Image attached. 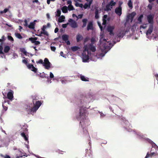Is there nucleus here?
I'll return each instance as SVG.
<instances>
[{
	"label": "nucleus",
	"mask_w": 158,
	"mask_h": 158,
	"mask_svg": "<svg viewBox=\"0 0 158 158\" xmlns=\"http://www.w3.org/2000/svg\"><path fill=\"white\" fill-rule=\"evenodd\" d=\"M95 99L94 95L88 93L87 95L79 94L75 96L73 102L74 106L77 107L75 110L77 119L80 121L79 125L82 128L84 133L87 136H89V133L85 128L89 125L90 122L88 118L86 116L87 113V104L90 102H93Z\"/></svg>",
	"instance_id": "1"
},
{
	"label": "nucleus",
	"mask_w": 158,
	"mask_h": 158,
	"mask_svg": "<svg viewBox=\"0 0 158 158\" xmlns=\"http://www.w3.org/2000/svg\"><path fill=\"white\" fill-rule=\"evenodd\" d=\"M119 118H121L122 125L127 131L130 132L133 131L135 135L136 138L141 141H144L146 143H147L148 140L147 139H149V138L146 137L145 136H147L146 135L144 134L139 131H136L135 130H132L129 128H128V127L130 123L128 120H127L125 117L123 116L122 115L121 117H119Z\"/></svg>",
	"instance_id": "2"
},
{
	"label": "nucleus",
	"mask_w": 158,
	"mask_h": 158,
	"mask_svg": "<svg viewBox=\"0 0 158 158\" xmlns=\"http://www.w3.org/2000/svg\"><path fill=\"white\" fill-rule=\"evenodd\" d=\"M37 96H31V98L32 99V102L33 104L34 107L33 110L35 113L40 106L42 105L43 102V101L37 100Z\"/></svg>",
	"instance_id": "3"
},
{
	"label": "nucleus",
	"mask_w": 158,
	"mask_h": 158,
	"mask_svg": "<svg viewBox=\"0 0 158 158\" xmlns=\"http://www.w3.org/2000/svg\"><path fill=\"white\" fill-rule=\"evenodd\" d=\"M32 105V103H29L26 104L24 105L23 106V109L28 114H31L33 115L35 113L34 111L33 110V108L31 107Z\"/></svg>",
	"instance_id": "4"
},
{
	"label": "nucleus",
	"mask_w": 158,
	"mask_h": 158,
	"mask_svg": "<svg viewBox=\"0 0 158 158\" xmlns=\"http://www.w3.org/2000/svg\"><path fill=\"white\" fill-rule=\"evenodd\" d=\"M22 62L25 64L29 69L32 72H35V73L36 72L37 68L34 66L33 64H32L28 63V61L26 59H23L22 60Z\"/></svg>",
	"instance_id": "5"
},
{
	"label": "nucleus",
	"mask_w": 158,
	"mask_h": 158,
	"mask_svg": "<svg viewBox=\"0 0 158 158\" xmlns=\"http://www.w3.org/2000/svg\"><path fill=\"white\" fill-rule=\"evenodd\" d=\"M61 40H59V42L62 43H66L67 44L69 45L70 44V42L69 40V36L66 34H64L60 36Z\"/></svg>",
	"instance_id": "6"
},
{
	"label": "nucleus",
	"mask_w": 158,
	"mask_h": 158,
	"mask_svg": "<svg viewBox=\"0 0 158 158\" xmlns=\"http://www.w3.org/2000/svg\"><path fill=\"white\" fill-rule=\"evenodd\" d=\"M155 15V13H152L150 12L148 14L146 15V18L148 23L150 24L149 25H154V18Z\"/></svg>",
	"instance_id": "7"
},
{
	"label": "nucleus",
	"mask_w": 158,
	"mask_h": 158,
	"mask_svg": "<svg viewBox=\"0 0 158 158\" xmlns=\"http://www.w3.org/2000/svg\"><path fill=\"white\" fill-rule=\"evenodd\" d=\"M115 4V2H114V0H111L102 9L104 10L107 12L110 11L112 8V6H114Z\"/></svg>",
	"instance_id": "8"
},
{
	"label": "nucleus",
	"mask_w": 158,
	"mask_h": 158,
	"mask_svg": "<svg viewBox=\"0 0 158 158\" xmlns=\"http://www.w3.org/2000/svg\"><path fill=\"white\" fill-rule=\"evenodd\" d=\"M68 22L69 23V25L72 28H76L78 27V26L77 22L73 19L69 18L68 20Z\"/></svg>",
	"instance_id": "9"
},
{
	"label": "nucleus",
	"mask_w": 158,
	"mask_h": 158,
	"mask_svg": "<svg viewBox=\"0 0 158 158\" xmlns=\"http://www.w3.org/2000/svg\"><path fill=\"white\" fill-rule=\"evenodd\" d=\"M82 61L84 63L89 62V60L92 61H96V60H93L92 58H89L88 55H87L86 53H82Z\"/></svg>",
	"instance_id": "10"
},
{
	"label": "nucleus",
	"mask_w": 158,
	"mask_h": 158,
	"mask_svg": "<svg viewBox=\"0 0 158 158\" xmlns=\"http://www.w3.org/2000/svg\"><path fill=\"white\" fill-rule=\"evenodd\" d=\"M114 27L113 26H109L107 27L106 28V31L109 32V35L111 36H114Z\"/></svg>",
	"instance_id": "11"
},
{
	"label": "nucleus",
	"mask_w": 158,
	"mask_h": 158,
	"mask_svg": "<svg viewBox=\"0 0 158 158\" xmlns=\"http://www.w3.org/2000/svg\"><path fill=\"white\" fill-rule=\"evenodd\" d=\"M123 3L122 2H121V4L116 7L114 10V12L115 14L119 16H120L122 14V7L121 6V4H122Z\"/></svg>",
	"instance_id": "12"
},
{
	"label": "nucleus",
	"mask_w": 158,
	"mask_h": 158,
	"mask_svg": "<svg viewBox=\"0 0 158 158\" xmlns=\"http://www.w3.org/2000/svg\"><path fill=\"white\" fill-rule=\"evenodd\" d=\"M111 100L110 101L109 100L108 98H106V99L110 103L111 102L115 103L120 100V99L119 98L114 96V95L113 94L111 95Z\"/></svg>",
	"instance_id": "13"
},
{
	"label": "nucleus",
	"mask_w": 158,
	"mask_h": 158,
	"mask_svg": "<svg viewBox=\"0 0 158 158\" xmlns=\"http://www.w3.org/2000/svg\"><path fill=\"white\" fill-rule=\"evenodd\" d=\"M103 44V46L104 48H100V50H101V52H103V51H109L110 49H111V48L113 47H112V45L110 44V45H109L108 46V45H106V43H102Z\"/></svg>",
	"instance_id": "14"
},
{
	"label": "nucleus",
	"mask_w": 158,
	"mask_h": 158,
	"mask_svg": "<svg viewBox=\"0 0 158 158\" xmlns=\"http://www.w3.org/2000/svg\"><path fill=\"white\" fill-rule=\"evenodd\" d=\"M44 62L45 63H46V65L45 66V69H49L50 68L52 67V64L49 61L48 58H45L44 59Z\"/></svg>",
	"instance_id": "15"
},
{
	"label": "nucleus",
	"mask_w": 158,
	"mask_h": 158,
	"mask_svg": "<svg viewBox=\"0 0 158 158\" xmlns=\"http://www.w3.org/2000/svg\"><path fill=\"white\" fill-rule=\"evenodd\" d=\"M14 91L10 89L9 91L7 94V98L9 99L10 101H12L14 99Z\"/></svg>",
	"instance_id": "16"
},
{
	"label": "nucleus",
	"mask_w": 158,
	"mask_h": 158,
	"mask_svg": "<svg viewBox=\"0 0 158 158\" xmlns=\"http://www.w3.org/2000/svg\"><path fill=\"white\" fill-rule=\"evenodd\" d=\"M87 2L84 4L83 8L84 9H89L90 8V6L93 2V0H85Z\"/></svg>",
	"instance_id": "17"
},
{
	"label": "nucleus",
	"mask_w": 158,
	"mask_h": 158,
	"mask_svg": "<svg viewBox=\"0 0 158 158\" xmlns=\"http://www.w3.org/2000/svg\"><path fill=\"white\" fill-rule=\"evenodd\" d=\"M34 72L36 74V76H38L41 78H46L47 75H48L47 74L45 73L44 72H43L42 73L38 72V71L37 68L36 72L35 73V72Z\"/></svg>",
	"instance_id": "18"
},
{
	"label": "nucleus",
	"mask_w": 158,
	"mask_h": 158,
	"mask_svg": "<svg viewBox=\"0 0 158 158\" xmlns=\"http://www.w3.org/2000/svg\"><path fill=\"white\" fill-rule=\"evenodd\" d=\"M20 135L23 138L24 140L27 142V143L29 144V141L28 139V135H26L24 132H20Z\"/></svg>",
	"instance_id": "19"
},
{
	"label": "nucleus",
	"mask_w": 158,
	"mask_h": 158,
	"mask_svg": "<svg viewBox=\"0 0 158 158\" xmlns=\"http://www.w3.org/2000/svg\"><path fill=\"white\" fill-rule=\"evenodd\" d=\"M93 20L90 21L88 22L86 27L87 31H89L90 30H93Z\"/></svg>",
	"instance_id": "20"
},
{
	"label": "nucleus",
	"mask_w": 158,
	"mask_h": 158,
	"mask_svg": "<svg viewBox=\"0 0 158 158\" xmlns=\"http://www.w3.org/2000/svg\"><path fill=\"white\" fill-rule=\"evenodd\" d=\"M153 29V25H149L148 28L146 32V35L148 36L150 35L152 32Z\"/></svg>",
	"instance_id": "21"
},
{
	"label": "nucleus",
	"mask_w": 158,
	"mask_h": 158,
	"mask_svg": "<svg viewBox=\"0 0 158 158\" xmlns=\"http://www.w3.org/2000/svg\"><path fill=\"white\" fill-rule=\"evenodd\" d=\"M153 150L152 149H151V153H149V152H148L146 154V156L144 158H149V157L152 158L153 156H155V152H152L151 151Z\"/></svg>",
	"instance_id": "22"
},
{
	"label": "nucleus",
	"mask_w": 158,
	"mask_h": 158,
	"mask_svg": "<svg viewBox=\"0 0 158 158\" xmlns=\"http://www.w3.org/2000/svg\"><path fill=\"white\" fill-rule=\"evenodd\" d=\"M120 39L123 38L126 35L124 30L121 29L119 30V32L117 33Z\"/></svg>",
	"instance_id": "23"
},
{
	"label": "nucleus",
	"mask_w": 158,
	"mask_h": 158,
	"mask_svg": "<svg viewBox=\"0 0 158 158\" xmlns=\"http://www.w3.org/2000/svg\"><path fill=\"white\" fill-rule=\"evenodd\" d=\"M79 78L81 79V80L82 81H89V78L85 77V76L82 75L81 74H79Z\"/></svg>",
	"instance_id": "24"
},
{
	"label": "nucleus",
	"mask_w": 158,
	"mask_h": 158,
	"mask_svg": "<svg viewBox=\"0 0 158 158\" xmlns=\"http://www.w3.org/2000/svg\"><path fill=\"white\" fill-rule=\"evenodd\" d=\"M35 23H34V22H31L30 23L29 25V27H28V28L31 30H33L35 31Z\"/></svg>",
	"instance_id": "25"
},
{
	"label": "nucleus",
	"mask_w": 158,
	"mask_h": 158,
	"mask_svg": "<svg viewBox=\"0 0 158 158\" xmlns=\"http://www.w3.org/2000/svg\"><path fill=\"white\" fill-rule=\"evenodd\" d=\"M147 139L148 140L147 143H148L152 145V148H154L155 149L156 148L157 146H158L153 141H152L150 139Z\"/></svg>",
	"instance_id": "26"
},
{
	"label": "nucleus",
	"mask_w": 158,
	"mask_h": 158,
	"mask_svg": "<svg viewBox=\"0 0 158 158\" xmlns=\"http://www.w3.org/2000/svg\"><path fill=\"white\" fill-rule=\"evenodd\" d=\"M136 13L135 11L131 12L129 16H127V18L128 19H130L132 21L134 17L136 15Z\"/></svg>",
	"instance_id": "27"
},
{
	"label": "nucleus",
	"mask_w": 158,
	"mask_h": 158,
	"mask_svg": "<svg viewBox=\"0 0 158 158\" xmlns=\"http://www.w3.org/2000/svg\"><path fill=\"white\" fill-rule=\"evenodd\" d=\"M83 39V36L79 33H78L76 36V40L77 42L82 40Z\"/></svg>",
	"instance_id": "28"
},
{
	"label": "nucleus",
	"mask_w": 158,
	"mask_h": 158,
	"mask_svg": "<svg viewBox=\"0 0 158 158\" xmlns=\"http://www.w3.org/2000/svg\"><path fill=\"white\" fill-rule=\"evenodd\" d=\"M10 49V47L9 45H5L4 46L3 51L5 53H8Z\"/></svg>",
	"instance_id": "29"
},
{
	"label": "nucleus",
	"mask_w": 158,
	"mask_h": 158,
	"mask_svg": "<svg viewBox=\"0 0 158 158\" xmlns=\"http://www.w3.org/2000/svg\"><path fill=\"white\" fill-rule=\"evenodd\" d=\"M108 52V51H105L103 52H101V53L98 55V57H97V58L101 59Z\"/></svg>",
	"instance_id": "30"
},
{
	"label": "nucleus",
	"mask_w": 158,
	"mask_h": 158,
	"mask_svg": "<svg viewBox=\"0 0 158 158\" xmlns=\"http://www.w3.org/2000/svg\"><path fill=\"white\" fill-rule=\"evenodd\" d=\"M80 47L78 46H73L71 47L70 49L73 52H75L76 51L79 50Z\"/></svg>",
	"instance_id": "31"
},
{
	"label": "nucleus",
	"mask_w": 158,
	"mask_h": 158,
	"mask_svg": "<svg viewBox=\"0 0 158 158\" xmlns=\"http://www.w3.org/2000/svg\"><path fill=\"white\" fill-rule=\"evenodd\" d=\"M69 9L68 7L67 6H64L61 8V9L62 10V12L64 13H68Z\"/></svg>",
	"instance_id": "32"
},
{
	"label": "nucleus",
	"mask_w": 158,
	"mask_h": 158,
	"mask_svg": "<svg viewBox=\"0 0 158 158\" xmlns=\"http://www.w3.org/2000/svg\"><path fill=\"white\" fill-rule=\"evenodd\" d=\"M89 45L90 46V49L91 51L93 52H94L96 51V48L95 46L94 45L93 43H89Z\"/></svg>",
	"instance_id": "33"
},
{
	"label": "nucleus",
	"mask_w": 158,
	"mask_h": 158,
	"mask_svg": "<svg viewBox=\"0 0 158 158\" xmlns=\"http://www.w3.org/2000/svg\"><path fill=\"white\" fill-rule=\"evenodd\" d=\"M83 24L82 26V28H84L86 27L87 23L88 22V19L87 18H84L82 19Z\"/></svg>",
	"instance_id": "34"
},
{
	"label": "nucleus",
	"mask_w": 158,
	"mask_h": 158,
	"mask_svg": "<svg viewBox=\"0 0 158 158\" xmlns=\"http://www.w3.org/2000/svg\"><path fill=\"white\" fill-rule=\"evenodd\" d=\"M58 24L60 25V23L64 22L65 21V19L61 18V16H59L58 19H56Z\"/></svg>",
	"instance_id": "35"
},
{
	"label": "nucleus",
	"mask_w": 158,
	"mask_h": 158,
	"mask_svg": "<svg viewBox=\"0 0 158 158\" xmlns=\"http://www.w3.org/2000/svg\"><path fill=\"white\" fill-rule=\"evenodd\" d=\"M7 39L8 40L10 41L12 43H13L14 42V40L13 38L11 36V33H8V34Z\"/></svg>",
	"instance_id": "36"
},
{
	"label": "nucleus",
	"mask_w": 158,
	"mask_h": 158,
	"mask_svg": "<svg viewBox=\"0 0 158 158\" xmlns=\"http://www.w3.org/2000/svg\"><path fill=\"white\" fill-rule=\"evenodd\" d=\"M137 26V23H135L132 25L131 27H130V29L131 31L134 32L136 29Z\"/></svg>",
	"instance_id": "37"
},
{
	"label": "nucleus",
	"mask_w": 158,
	"mask_h": 158,
	"mask_svg": "<svg viewBox=\"0 0 158 158\" xmlns=\"http://www.w3.org/2000/svg\"><path fill=\"white\" fill-rule=\"evenodd\" d=\"M143 17V15H141L138 18V21L135 23L138 24H142V19Z\"/></svg>",
	"instance_id": "38"
},
{
	"label": "nucleus",
	"mask_w": 158,
	"mask_h": 158,
	"mask_svg": "<svg viewBox=\"0 0 158 158\" xmlns=\"http://www.w3.org/2000/svg\"><path fill=\"white\" fill-rule=\"evenodd\" d=\"M15 35L17 38L21 40L23 38V37L21 36V34L17 32H15Z\"/></svg>",
	"instance_id": "39"
},
{
	"label": "nucleus",
	"mask_w": 158,
	"mask_h": 158,
	"mask_svg": "<svg viewBox=\"0 0 158 158\" xmlns=\"http://www.w3.org/2000/svg\"><path fill=\"white\" fill-rule=\"evenodd\" d=\"M36 63L37 64H42L45 68V65H46V63H45L43 62V60L42 59H40L38 61H36Z\"/></svg>",
	"instance_id": "40"
},
{
	"label": "nucleus",
	"mask_w": 158,
	"mask_h": 158,
	"mask_svg": "<svg viewBox=\"0 0 158 158\" xmlns=\"http://www.w3.org/2000/svg\"><path fill=\"white\" fill-rule=\"evenodd\" d=\"M90 46L89 45V43L85 44L84 46V51H85L89 50L90 49Z\"/></svg>",
	"instance_id": "41"
},
{
	"label": "nucleus",
	"mask_w": 158,
	"mask_h": 158,
	"mask_svg": "<svg viewBox=\"0 0 158 158\" xmlns=\"http://www.w3.org/2000/svg\"><path fill=\"white\" fill-rule=\"evenodd\" d=\"M100 38L99 40V43H100L99 45H100L101 44L103 43V42L102 41V38L105 37V35L103 33L100 34Z\"/></svg>",
	"instance_id": "42"
},
{
	"label": "nucleus",
	"mask_w": 158,
	"mask_h": 158,
	"mask_svg": "<svg viewBox=\"0 0 158 158\" xmlns=\"http://www.w3.org/2000/svg\"><path fill=\"white\" fill-rule=\"evenodd\" d=\"M61 9H58L56 10V12H55V16L56 17L57 16L60 15L61 14Z\"/></svg>",
	"instance_id": "43"
},
{
	"label": "nucleus",
	"mask_w": 158,
	"mask_h": 158,
	"mask_svg": "<svg viewBox=\"0 0 158 158\" xmlns=\"http://www.w3.org/2000/svg\"><path fill=\"white\" fill-rule=\"evenodd\" d=\"M128 5L129 8L130 9H132L133 7V2H132L131 0H129L128 1Z\"/></svg>",
	"instance_id": "44"
},
{
	"label": "nucleus",
	"mask_w": 158,
	"mask_h": 158,
	"mask_svg": "<svg viewBox=\"0 0 158 158\" xmlns=\"http://www.w3.org/2000/svg\"><path fill=\"white\" fill-rule=\"evenodd\" d=\"M112 43H111L110 41H108V42L109 43V45L111 44L112 45V47H113L116 43V40L113 39L112 41Z\"/></svg>",
	"instance_id": "45"
},
{
	"label": "nucleus",
	"mask_w": 158,
	"mask_h": 158,
	"mask_svg": "<svg viewBox=\"0 0 158 158\" xmlns=\"http://www.w3.org/2000/svg\"><path fill=\"white\" fill-rule=\"evenodd\" d=\"M3 44H2V42L0 44V54H3V51L4 48L3 45Z\"/></svg>",
	"instance_id": "46"
},
{
	"label": "nucleus",
	"mask_w": 158,
	"mask_h": 158,
	"mask_svg": "<svg viewBox=\"0 0 158 158\" xmlns=\"http://www.w3.org/2000/svg\"><path fill=\"white\" fill-rule=\"evenodd\" d=\"M0 156L3 158H11V156L7 154H5L4 156L2 154H0Z\"/></svg>",
	"instance_id": "47"
},
{
	"label": "nucleus",
	"mask_w": 158,
	"mask_h": 158,
	"mask_svg": "<svg viewBox=\"0 0 158 158\" xmlns=\"http://www.w3.org/2000/svg\"><path fill=\"white\" fill-rule=\"evenodd\" d=\"M54 77V76L53 73L52 72H50L49 76L47 75L46 78H50L51 79H52Z\"/></svg>",
	"instance_id": "48"
},
{
	"label": "nucleus",
	"mask_w": 158,
	"mask_h": 158,
	"mask_svg": "<svg viewBox=\"0 0 158 158\" xmlns=\"http://www.w3.org/2000/svg\"><path fill=\"white\" fill-rule=\"evenodd\" d=\"M9 11V9L8 8H5L3 10H1L0 13L1 14L3 13H6Z\"/></svg>",
	"instance_id": "49"
},
{
	"label": "nucleus",
	"mask_w": 158,
	"mask_h": 158,
	"mask_svg": "<svg viewBox=\"0 0 158 158\" xmlns=\"http://www.w3.org/2000/svg\"><path fill=\"white\" fill-rule=\"evenodd\" d=\"M24 25L25 27H29V25L28 24V21L26 19H25L24 20Z\"/></svg>",
	"instance_id": "50"
},
{
	"label": "nucleus",
	"mask_w": 158,
	"mask_h": 158,
	"mask_svg": "<svg viewBox=\"0 0 158 158\" xmlns=\"http://www.w3.org/2000/svg\"><path fill=\"white\" fill-rule=\"evenodd\" d=\"M108 15H104L103 17H102V21H107L108 20Z\"/></svg>",
	"instance_id": "51"
},
{
	"label": "nucleus",
	"mask_w": 158,
	"mask_h": 158,
	"mask_svg": "<svg viewBox=\"0 0 158 158\" xmlns=\"http://www.w3.org/2000/svg\"><path fill=\"white\" fill-rule=\"evenodd\" d=\"M130 26H127L126 28V30L124 29V31L126 34V33H127L130 31Z\"/></svg>",
	"instance_id": "52"
},
{
	"label": "nucleus",
	"mask_w": 158,
	"mask_h": 158,
	"mask_svg": "<svg viewBox=\"0 0 158 158\" xmlns=\"http://www.w3.org/2000/svg\"><path fill=\"white\" fill-rule=\"evenodd\" d=\"M52 43L51 44L50 48L52 51L55 52L56 50V47L54 46H52Z\"/></svg>",
	"instance_id": "53"
},
{
	"label": "nucleus",
	"mask_w": 158,
	"mask_h": 158,
	"mask_svg": "<svg viewBox=\"0 0 158 158\" xmlns=\"http://www.w3.org/2000/svg\"><path fill=\"white\" fill-rule=\"evenodd\" d=\"M83 16V14L82 13L78 14V16H77V18L76 19V20H77L79 19L82 18Z\"/></svg>",
	"instance_id": "54"
},
{
	"label": "nucleus",
	"mask_w": 158,
	"mask_h": 158,
	"mask_svg": "<svg viewBox=\"0 0 158 158\" xmlns=\"http://www.w3.org/2000/svg\"><path fill=\"white\" fill-rule=\"evenodd\" d=\"M14 52L13 53V57L12 58L14 59H15L16 58V57H18V54L15 52V51H13Z\"/></svg>",
	"instance_id": "55"
},
{
	"label": "nucleus",
	"mask_w": 158,
	"mask_h": 158,
	"mask_svg": "<svg viewBox=\"0 0 158 158\" xmlns=\"http://www.w3.org/2000/svg\"><path fill=\"white\" fill-rule=\"evenodd\" d=\"M153 3H149L148 4V8L150 10H152L153 7Z\"/></svg>",
	"instance_id": "56"
},
{
	"label": "nucleus",
	"mask_w": 158,
	"mask_h": 158,
	"mask_svg": "<svg viewBox=\"0 0 158 158\" xmlns=\"http://www.w3.org/2000/svg\"><path fill=\"white\" fill-rule=\"evenodd\" d=\"M33 44L35 45H39L40 44V42L38 40H34Z\"/></svg>",
	"instance_id": "57"
},
{
	"label": "nucleus",
	"mask_w": 158,
	"mask_h": 158,
	"mask_svg": "<svg viewBox=\"0 0 158 158\" xmlns=\"http://www.w3.org/2000/svg\"><path fill=\"white\" fill-rule=\"evenodd\" d=\"M1 39L2 40V41L1 42V43L2 42V44H4V41L6 39V38L4 35H3V36H2Z\"/></svg>",
	"instance_id": "58"
},
{
	"label": "nucleus",
	"mask_w": 158,
	"mask_h": 158,
	"mask_svg": "<svg viewBox=\"0 0 158 158\" xmlns=\"http://www.w3.org/2000/svg\"><path fill=\"white\" fill-rule=\"evenodd\" d=\"M42 34H44V35H46L48 36L49 35V34L48 32L45 30H44V31H42Z\"/></svg>",
	"instance_id": "59"
},
{
	"label": "nucleus",
	"mask_w": 158,
	"mask_h": 158,
	"mask_svg": "<svg viewBox=\"0 0 158 158\" xmlns=\"http://www.w3.org/2000/svg\"><path fill=\"white\" fill-rule=\"evenodd\" d=\"M69 23H68V22L66 23L62 24V26L63 28H65L67 27L68 25H69Z\"/></svg>",
	"instance_id": "60"
},
{
	"label": "nucleus",
	"mask_w": 158,
	"mask_h": 158,
	"mask_svg": "<svg viewBox=\"0 0 158 158\" xmlns=\"http://www.w3.org/2000/svg\"><path fill=\"white\" fill-rule=\"evenodd\" d=\"M60 56L63 57V58H66V56L65 54H64L62 51H61L60 53Z\"/></svg>",
	"instance_id": "61"
},
{
	"label": "nucleus",
	"mask_w": 158,
	"mask_h": 158,
	"mask_svg": "<svg viewBox=\"0 0 158 158\" xmlns=\"http://www.w3.org/2000/svg\"><path fill=\"white\" fill-rule=\"evenodd\" d=\"M20 51L23 53L24 52L26 53V50L25 49V48H20L19 49Z\"/></svg>",
	"instance_id": "62"
},
{
	"label": "nucleus",
	"mask_w": 158,
	"mask_h": 158,
	"mask_svg": "<svg viewBox=\"0 0 158 158\" xmlns=\"http://www.w3.org/2000/svg\"><path fill=\"white\" fill-rule=\"evenodd\" d=\"M101 9L99 8V9L96 8L95 9V14H99L100 12H99V11L101 10Z\"/></svg>",
	"instance_id": "63"
},
{
	"label": "nucleus",
	"mask_w": 158,
	"mask_h": 158,
	"mask_svg": "<svg viewBox=\"0 0 158 158\" xmlns=\"http://www.w3.org/2000/svg\"><path fill=\"white\" fill-rule=\"evenodd\" d=\"M114 38L113 39H115L116 40L117 39L119 38V39H121L119 37V36L117 33L115 35L114 34Z\"/></svg>",
	"instance_id": "64"
}]
</instances>
